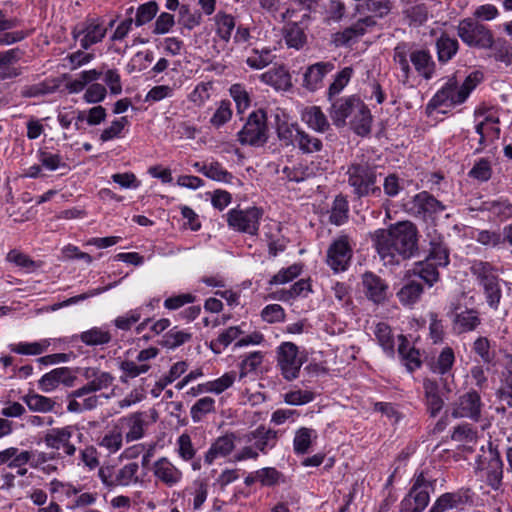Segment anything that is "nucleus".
I'll return each instance as SVG.
<instances>
[{"label": "nucleus", "mask_w": 512, "mask_h": 512, "mask_svg": "<svg viewBox=\"0 0 512 512\" xmlns=\"http://www.w3.org/2000/svg\"><path fill=\"white\" fill-rule=\"evenodd\" d=\"M472 502L470 489H458L453 492L441 494L428 512H446L453 509H462L465 505Z\"/></svg>", "instance_id": "nucleus-20"}, {"label": "nucleus", "mask_w": 512, "mask_h": 512, "mask_svg": "<svg viewBox=\"0 0 512 512\" xmlns=\"http://www.w3.org/2000/svg\"><path fill=\"white\" fill-rule=\"evenodd\" d=\"M457 35L468 47L487 50L492 44L493 32L486 25L472 18L461 20Z\"/></svg>", "instance_id": "nucleus-10"}, {"label": "nucleus", "mask_w": 512, "mask_h": 512, "mask_svg": "<svg viewBox=\"0 0 512 512\" xmlns=\"http://www.w3.org/2000/svg\"><path fill=\"white\" fill-rule=\"evenodd\" d=\"M353 73H354L353 68L348 66V67H344L340 72H338L335 75V78H334L333 82L330 84L328 91H327L328 101H332V98H336V96L342 92V90L349 83Z\"/></svg>", "instance_id": "nucleus-52"}, {"label": "nucleus", "mask_w": 512, "mask_h": 512, "mask_svg": "<svg viewBox=\"0 0 512 512\" xmlns=\"http://www.w3.org/2000/svg\"><path fill=\"white\" fill-rule=\"evenodd\" d=\"M246 445L233 454V462L257 460L260 454L266 455L276 447L278 432L264 425L244 435Z\"/></svg>", "instance_id": "nucleus-6"}, {"label": "nucleus", "mask_w": 512, "mask_h": 512, "mask_svg": "<svg viewBox=\"0 0 512 512\" xmlns=\"http://www.w3.org/2000/svg\"><path fill=\"white\" fill-rule=\"evenodd\" d=\"M362 285L366 298L374 304H383L388 299L389 286L377 274L365 272L362 275Z\"/></svg>", "instance_id": "nucleus-24"}, {"label": "nucleus", "mask_w": 512, "mask_h": 512, "mask_svg": "<svg viewBox=\"0 0 512 512\" xmlns=\"http://www.w3.org/2000/svg\"><path fill=\"white\" fill-rule=\"evenodd\" d=\"M119 369L122 372L120 376L121 383H127L129 379L136 378L148 372L150 365L146 363L137 364L132 360H123L119 363Z\"/></svg>", "instance_id": "nucleus-57"}, {"label": "nucleus", "mask_w": 512, "mask_h": 512, "mask_svg": "<svg viewBox=\"0 0 512 512\" xmlns=\"http://www.w3.org/2000/svg\"><path fill=\"white\" fill-rule=\"evenodd\" d=\"M23 52L19 48L0 51V80L13 79L21 75L22 70L13 65L22 58Z\"/></svg>", "instance_id": "nucleus-30"}, {"label": "nucleus", "mask_w": 512, "mask_h": 512, "mask_svg": "<svg viewBox=\"0 0 512 512\" xmlns=\"http://www.w3.org/2000/svg\"><path fill=\"white\" fill-rule=\"evenodd\" d=\"M392 9L391 0H367L364 4L357 6V11L360 14L368 13L367 16L376 18H383L390 13Z\"/></svg>", "instance_id": "nucleus-45"}, {"label": "nucleus", "mask_w": 512, "mask_h": 512, "mask_svg": "<svg viewBox=\"0 0 512 512\" xmlns=\"http://www.w3.org/2000/svg\"><path fill=\"white\" fill-rule=\"evenodd\" d=\"M31 412L35 413H49L53 412L56 406V401L52 398L38 394L34 391H29L21 397Z\"/></svg>", "instance_id": "nucleus-37"}, {"label": "nucleus", "mask_w": 512, "mask_h": 512, "mask_svg": "<svg viewBox=\"0 0 512 512\" xmlns=\"http://www.w3.org/2000/svg\"><path fill=\"white\" fill-rule=\"evenodd\" d=\"M470 272L482 288L500 282L497 269L489 262L473 261L470 266Z\"/></svg>", "instance_id": "nucleus-31"}, {"label": "nucleus", "mask_w": 512, "mask_h": 512, "mask_svg": "<svg viewBox=\"0 0 512 512\" xmlns=\"http://www.w3.org/2000/svg\"><path fill=\"white\" fill-rule=\"evenodd\" d=\"M329 115L336 127H344L350 118L352 130L359 136H366L371 131L372 115L367 105L356 95L332 98Z\"/></svg>", "instance_id": "nucleus-2"}, {"label": "nucleus", "mask_w": 512, "mask_h": 512, "mask_svg": "<svg viewBox=\"0 0 512 512\" xmlns=\"http://www.w3.org/2000/svg\"><path fill=\"white\" fill-rule=\"evenodd\" d=\"M353 248L347 235H340L327 250L326 263L336 273L345 271L352 258Z\"/></svg>", "instance_id": "nucleus-16"}, {"label": "nucleus", "mask_w": 512, "mask_h": 512, "mask_svg": "<svg viewBox=\"0 0 512 512\" xmlns=\"http://www.w3.org/2000/svg\"><path fill=\"white\" fill-rule=\"evenodd\" d=\"M404 15L411 26L419 27L428 20L430 12L425 3H416L408 6L404 10Z\"/></svg>", "instance_id": "nucleus-56"}, {"label": "nucleus", "mask_w": 512, "mask_h": 512, "mask_svg": "<svg viewBox=\"0 0 512 512\" xmlns=\"http://www.w3.org/2000/svg\"><path fill=\"white\" fill-rule=\"evenodd\" d=\"M393 62L401 71V81L407 84L412 74L410 63L417 74L425 80L432 79L436 74V63L429 50H411L408 43L401 42L393 50Z\"/></svg>", "instance_id": "nucleus-3"}, {"label": "nucleus", "mask_w": 512, "mask_h": 512, "mask_svg": "<svg viewBox=\"0 0 512 512\" xmlns=\"http://www.w3.org/2000/svg\"><path fill=\"white\" fill-rule=\"evenodd\" d=\"M399 347L398 353L401 357V361L409 372H413L421 367L420 353L414 347H410L406 337L399 335Z\"/></svg>", "instance_id": "nucleus-38"}, {"label": "nucleus", "mask_w": 512, "mask_h": 512, "mask_svg": "<svg viewBox=\"0 0 512 512\" xmlns=\"http://www.w3.org/2000/svg\"><path fill=\"white\" fill-rule=\"evenodd\" d=\"M284 39L288 47L299 50L306 42V35L297 23H289L284 30Z\"/></svg>", "instance_id": "nucleus-59"}, {"label": "nucleus", "mask_w": 512, "mask_h": 512, "mask_svg": "<svg viewBox=\"0 0 512 512\" xmlns=\"http://www.w3.org/2000/svg\"><path fill=\"white\" fill-rule=\"evenodd\" d=\"M335 65L331 61H321L308 66L303 73L302 86L315 92L323 86L324 77L333 71Z\"/></svg>", "instance_id": "nucleus-26"}, {"label": "nucleus", "mask_w": 512, "mask_h": 512, "mask_svg": "<svg viewBox=\"0 0 512 512\" xmlns=\"http://www.w3.org/2000/svg\"><path fill=\"white\" fill-rule=\"evenodd\" d=\"M77 434L81 441L83 434L75 425L52 428L44 435L43 442L49 449L54 450L55 455L60 457H73L77 452L76 445L72 442V437Z\"/></svg>", "instance_id": "nucleus-9"}, {"label": "nucleus", "mask_w": 512, "mask_h": 512, "mask_svg": "<svg viewBox=\"0 0 512 512\" xmlns=\"http://www.w3.org/2000/svg\"><path fill=\"white\" fill-rule=\"evenodd\" d=\"M139 465L137 462H129L120 468L113 464L105 463L98 469L97 476L102 485L109 491L117 487H129L139 482Z\"/></svg>", "instance_id": "nucleus-8"}, {"label": "nucleus", "mask_w": 512, "mask_h": 512, "mask_svg": "<svg viewBox=\"0 0 512 512\" xmlns=\"http://www.w3.org/2000/svg\"><path fill=\"white\" fill-rule=\"evenodd\" d=\"M487 209L501 221L512 217V203L507 199H497L486 203Z\"/></svg>", "instance_id": "nucleus-64"}, {"label": "nucleus", "mask_w": 512, "mask_h": 512, "mask_svg": "<svg viewBox=\"0 0 512 512\" xmlns=\"http://www.w3.org/2000/svg\"><path fill=\"white\" fill-rule=\"evenodd\" d=\"M487 50L491 51V56L495 61L501 62L506 66L512 65V44L505 38H492V44Z\"/></svg>", "instance_id": "nucleus-43"}, {"label": "nucleus", "mask_w": 512, "mask_h": 512, "mask_svg": "<svg viewBox=\"0 0 512 512\" xmlns=\"http://www.w3.org/2000/svg\"><path fill=\"white\" fill-rule=\"evenodd\" d=\"M423 291V286L419 282L406 278V282L396 296L403 306L412 307L421 299Z\"/></svg>", "instance_id": "nucleus-35"}, {"label": "nucleus", "mask_w": 512, "mask_h": 512, "mask_svg": "<svg viewBox=\"0 0 512 512\" xmlns=\"http://www.w3.org/2000/svg\"><path fill=\"white\" fill-rule=\"evenodd\" d=\"M472 351L484 364H491L495 359V351L491 341L485 336H479L474 340Z\"/></svg>", "instance_id": "nucleus-53"}, {"label": "nucleus", "mask_w": 512, "mask_h": 512, "mask_svg": "<svg viewBox=\"0 0 512 512\" xmlns=\"http://www.w3.org/2000/svg\"><path fill=\"white\" fill-rule=\"evenodd\" d=\"M437 479L429 469L417 471L408 494L400 502V512H422L434 493Z\"/></svg>", "instance_id": "nucleus-7"}, {"label": "nucleus", "mask_w": 512, "mask_h": 512, "mask_svg": "<svg viewBox=\"0 0 512 512\" xmlns=\"http://www.w3.org/2000/svg\"><path fill=\"white\" fill-rule=\"evenodd\" d=\"M453 331L463 334L475 331L482 323L479 312L473 308H457L451 315Z\"/></svg>", "instance_id": "nucleus-25"}, {"label": "nucleus", "mask_w": 512, "mask_h": 512, "mask_svg": "<svg viewBox=\"0 0 512 512\" xmlns=\"http://www.w3.org/2000/svg\"><path fill=\"white\" fill-rule=\"evenodd\" d=\"M241 334H243V331L239 326H230L220 332L218 337L210 342L209 347L213 353L220 354Z\"/></svg>", "instance_id": "nucleus-47"}, {"label": "nucleus", "mask_w": 512, "mask_h": 512, "mask_svg": "<svg viewBox=\"0 0 512 512\" xmlns=\"http://www.w3.org/2000/svg\"><path fill=\"white\" fill-rule=\"evenodd\" d=\"M483 73L480 71L471 72L462 84L457 82L455 76L448 78L446 83L439 89L429 101L428 106L454 107L464 103L471 92L482 82Z\"/></svg>", "instance_id": "nucleus-4"}, {"label": "nucleus", "mask_w": 512, "mask_h": 512, "mask_svg": "<svg viewBox=\"0 0 512 512\" xmlns=\"http://www.w3.org/2000/svg\"><path fill=\"white\" fill-rule=\"evenodd\" d=\"M301 120L312 130L325 133L330 128V123L318 106H309L302 110Z\"/></svg>", "instance_id": "nucleus-33"}, {"label": "nucleus", "mask_w": 512, "mask_h": 512, "mask_svg": "<svg viewBox=\"0 0 512 512\" xmlns=\"http://www.w3.org/2000/svg\"><path fill=\"white\" fill-rule=\"evenodd\" d=\"M268 140L266 113L259 109L249 114L243 128L238 132V141L242 145L263 146Z\"/></svg>", "instance_id": "nucleus-11"}, {"label": "nucleus", "mask_w": 512, "mask_h": 512, "mask_svg": "<svg viewBox=\"0 0 512 512\" xmlns=\"http://www.w3.org/2000/svg\"><path fill=\"white\" fill-rule=\"evenodd\" d=\"M192 339V334L187 330H181L177 326L171 328L164 336L162 345L168 349H175Z\"/></svg>", "instance_id": "nucleus-55"}, {"label": "nucleus", "mask_w": 512, "mask_h": 512, "mask_svg": "<svg viewBox=\"0 0 512 512\" xmlns=\"http://www.w3.org/2000/svg\"><path fill=\"white\" fill-rule=\"evenodd\" d=\"M236 440L237 436L232 432L217 437L205 452L204 463L212 465L216 459L231 455L236 448Z\"/></svg>", "instance_id": "nucleus-27"}, {"label": "nucleus", "mask_w": 512, "mask_h": 512, "mask_svg": "<svg viewBox=\"0 0 512 512\" xmlns=\"http://www.w3.org/2000/svg\"><path fill=\"white\" fill-rule=\"evenodd\" d=\"M499 120L493 116H485L483 120L479 121L475 127L476 133L480 136V148L476 152L483 150L487 143L499 138L500 128L498 127Z\"/></svg>", "instance_id": "nucleus-32"}, {"label": "nucleus", "mask_w": 512, "mask_h": 512, "mask_svg": "<svg viewBox=\"0 0 512 512\" xmlns=\"http://www.w3.org/2000/svg\"><path fill=\"white\" fill-rule=\"evenodd\" d=\"M318 437L317 432L312 428L301 427L295 432L293 439V450L298 455L306 454L314 440Z\"/></svg>", "instance_id": "nucleus-48"}, {"label": "nucleus", "mask_w": 512, "mask_h": 512, "mask_svg": "<svg viewBox=\"0 0 512 512\" xmlns=\"http://www.w3.org/2000/svg\"><path fill=\"white\" fill-rule=\"evenodd\" d=\"M440 267V265L424 259L422 261L415 262L413 267L406 271L405 278L419 277L429 287H432L440 279L438 271Z\"/></svg>", "instance_id": "nucleus-29"}, {"label": "nucleus", "mask_w": 512, "mask_h": 512, "mask_svg": "<svg viewBox=\"0 0 512 512\" xmlns=\"http://www.w3.org/2000/svg\"><path fill=\"white\" fill-rule=\"evenodd\" d=\"M455 362V354L451 347H445L437 357V359L430 364V369L433 373L445 375L452 369Z\"/></svg>", "instance_id": "nucleus-51"}, {"label": "nucleus", "mask_w": 512, "mask_h": 512, "mask_svg": "<svg viewBox=\"0 0 512 512\" xmlns=\"http://www.w3.org/2000/svg\"><path fill=\"white\" fill-rule=\"evenodd\" d=\"M478 467L486 471V482L494 490L502 485L503 462L496 448L489 443L488 450L479 456Z\"/></svg>", "instance_id": "nucleus-17"}, {"label": "nucleus", "mask_w": 512, "mask_h": 512, "mask_svg": "<svg viewBox=\"0 0 512 512\" xmlns=\"http://www.w3.org/2000/svg\"><path fill=\"white\" fill-rule=\"evenodd\" d=\"M349 204L346 196L339 194L335 197L331 210L330 222L334 225H342L348 220Z\"/></svg>", "instance_id": "nucleus-50"}, {"label": "nucleus", "mask_w": 512, "mask_h": 512, "mask_svg": "<svg viewBox=\"0 0 512 512\" xmlns=\"http://www.w3.org/2000/svg\"><path fill=\"white\" fill-rule=\"evenodd\" d=\"M51 345V339H41L37 342H19L9 344L8 348L11 352L20 355H41L46 352Z\"/></svg>", "instance_id": "nucleus-46"}, {"label": "nucleus", "mask_w": 512, "mask_h": 512, "mask_svg": "<svg viewBox=\"0 0 512 512\" xmlns=\"http://www.w3.org/2000/svg\"><path fill=\"white\" fill-rule=\"evenodd\" d=\"M235 379V372H228L215 380L203 383L202 388L207 393L221 394L233 385Z\"/></svg>", "instance_id": "nucleus-61"}, {"label": "nucleus", "mask_w": 512, "mask_h": 512, "mask_svg": "<svg viewBox=\"0 0 512 512\" xmlns=\"http://www.w3.org/2000/svg\"><path fill=\"white\" fill-rule=\"evenodd\" d=\"M176 454L178 457L184 462L192 461L197 454V449L195 448L191 436L184 432L176 440Z\"/></svg>", "instance_id": "nucleus-54"}, {"label": "nucleus", "mask_w": 512, "mask_h": 512, "mask_svg": "<svg viewBox=\"0 0 512 512\" xmlns=\"http://www.w3.org/2000/svg\"><path fill=\"white\" fill-rule=\"evenodd\" d=\"M295 145L304 154L316 153L323 148L320 138L311 135L299 127L295 128Z\"/></svg>", "instance_id": "nucleus-40"}, {"label": "nucleus", "mask_w": 512, "mask_h": 512, "mask_svg": "<svg viewBox=\"0 0 512 512\" xmlns=\"http://www.w3.org/2000/svg\"><path fill=\"white\" fill-rule=\"evenodd\" d=\"M57 85L53 81H42L22 88L21 96L24 98H34L53 93Z\"/></svg>", "instance_id": "nucleus-62"}, {"label": "nucleus", "mask_w": 512, "mask_h": 512, "mask_svg": "<svg viewBox=\"0 0 512 512\" xmlns=\"http://www.w3.org/2000/svg\"><path fill=\"white\" fill-rule=\"evenodd\" d=\"M483 409L484 403L480 393L475 389H470L451 404V416L455 419L467 418L473 422H479Z\"/></svg>", "instance_id": "nucleus-13"}, {"label": "nucleus", "mask_w": 512, "mask_h": 512, "mask_svg": "<svg viewBox=\"0 0 512 512\" xmlns=\"http://www.w3.org/2000/svg\"><path fill=\"white\" fill-rule=\"evenodd\" d=\"M77 377L70 367H59L45 373L38 380V388L44 393L55 391L60 385L72 387Z\"/></svg>", "instance_id": "nucleus-19"}, {"label": "nucleus", "mask_w": 512, "mask_h": 512, "mask_svg": "<svg viewBox=\"0 0 512 512\" xmlns=\"http://www.w3.org/2000/svg\"><path fill=\"white\" fill-rule=\"evenodd\" d=\"M261 80L275 89H287L291 86L290 76L283 68H274L261 75Z\"/></svg>", "instance_id": "nucleus-49"}, {"label": "nucleus", "mask_w": 512, "mask_h": 512, "mask_svg": "<svg viewBox=\"0 0 512 512\" xmlns=\"http://www.w3.org/2000/svg\"><path fill=\"white\" fill-rule=\"evenodd\" d=\"M437 58L440 63L449 62L458 52L459 43L456 38L450 37L446 33H442L437 38L436 43Z\"/></svg>", "instance_id": "nucleus-39"}, {"label": "nucleus", "mask_w": 512, "mask_h": 512, "mask_svg": "<svg viewBox=\"0 0 512 512\" xmlns=\"http://www.w3.org/2000/svg\"><path fill=\"white\" fill-rule=\"evenodd\" d=\"M274 57L272 51L268 48L261 50L253 49L251 54L247 57L246 63L250 68L260 70L272 63Z\"/></svg>", "instance_id": "nucleus-60"}, {"label": "nucleus", "mask_w": 512, "mask_h": 512, "mask_svg": "<svg viewBox=\"0 0 512 512\" xmlns=\"http://www.w3.org/2000/svg\"><path fill=\"white\" fill-rule=\"evenodd\" d=\"M499 403L512 408V358L506 363L500 376V385L495 392Z\"/></svg>", "instance_id": "nucleus-34"}, {"label": "nucleus", "mask_w": 512, "mask_h": 512, "mask_svg": "<svg viewBox=\"0 0 512 512\" xmlns=\"http://www.w3.org/2000/svg\"><path fill=\"white\" fill-rule=\"evenodd\" d=\"M277 367L282 377L292 381L299 377L305 358L300 355L299 348L293 342H283L276 349Z\"/></svg>", "instance_id": "nucleus-12"}, {"label": "nucleus", "mask_w": 512, "mask_h": 512, "mask_svg": "<svg viewBox=\"0 0 512 512\" xmlns=\"http://www.w3.org/2000/svg\"><path fill=\"white\" fill-rule=\"evenodd\" d=\"M445 205L427 191L414 195L408 203V211L424 220L432 219L445 210Z\"/></svg>", "instance_id": "nucleus-18"}, {"label": "nucleus", "mask_w": 512, "mask_h": 512, "mask_svg": "<svg viewBox=\"0 0 512 512\" xmlns=\"http://www.w3.org/2000/svg\"><path fill=\"white\" fill-rule=\"evenodd\" d=\"M85 377L87 379H92L82 387L72 391L70 393L71 397L82 398L88 394L107 389L114 381V377L109 372L99 371L93 368H88L86 370Z\"/></svg>", "instance_id": "nucleus-22"}, {"label": "nucleus", "mask_w": 512, "mask_h": 512, "mask_svg": "<svg viewBox=\"0 0 512 512\" xmlns=\"http://www.w3.org/2000/svg\"><path fill=\"white\" fill-rule=\"evenodd\" d=\"M347 183L357 198L368 196L379 197L381 188L378 186L377 166L361 159L351 162L346 171Z\"/></svg>", "instance_id": "nucleus-5"}, {"label": "nucleus", "mask_w": 512, "mask_h": 512, "mask_svg": "<svg viewBox=\"0 0 512 512\" xmlns=\"http://www.w3.org/2000/svg\"><path fill=\"white\" fill-rule=\"evenodd\" d=\"M215 411V400L212 397L205 396L198 399L190 409V415L194 423H198L203 418Z\"/></svg>", "instance_id": "nucleus-58"}, {"label": "nucleus", "mask_w": 512, "mask_h": 512, "mask_svg": "<svg viewBox=\"0 0 512 512\" xmlns=\"http://www.w3.org/2000/svg\"><path fill=\"white\" fill-rule=\"evenodd\" d=\"M375 248L386 265L409 259L418 250V230L410 221H400L372 235Z\"/></svg>", "instance_id": "nucleus-1"}, {"label": "nucleus", "mask_w": 512, "mask_h": 512, "mask_svg": "<svg viewBox=\"0 0 512 512\" xmlns=\"http://www.w3.org/2000/svg\"><path fill=\"white\" fill-rule=\"evenodd\" d=\"M378 344L389 357L395 355V340L391 327L385 322H379L374 329Z\"/></svg>", "instance_id": "nucleus-42"}, {"label": "nucleus", "mask_w": 512, "mask_h": 512, "mask_svg": "<svg viewBox=\"0 0 512 512\" xmlns=\"http://www.w3.org/2000/svg\"><path fill=\"white\" fill-rule=\"evenodd\" d=\"M429 242L428 254L425 259L436 263L442 267H446L449 260V250L444 243L443 237L433 229L432 232L427 233Z\"/></svg>", "instance_id": "nucleus-28"}, {"label": "nucleus", "mask_w": 512, "mask_h": 512, "mask_svg": "<svg viewBox=\"0 0 512 512\" xmlns=\"http://www.w3.org/2000/svg\"><path fill=\"white\" fill-rule=\"evenodd\" d=\"M147 414L143 411H137L117 420V425L121 426V431L125 430L126 442H133L142 439L145 436L147 428Z\"/></svg>", "instance_id": "nucleus-21"}, {"label": "nucleus", "mask_w": 512, "mask_h": 512, "mask_svg": "<svg viewBox=\"0 0 512 512\" xmlns=\"http://www.w3.org/2000/svg\"><path fill=\"white\" fill-rule=\"evenodd\" d=\"M152 472L158 482L169 488L177 486L183 479V472L167 457L157 459Z\"/></svg>", "instance_id": "nucleus-23"}, {"label": "nucleus", "mask_w": 512, "mask_h": 512, "mask_svg": "<svg viewBox=\"0 0 512 512\" xmlns=\"http://www.w3.org/2000/svg\"><path fill=\"white\" fill-rule=\"evenodd\" d=\"M78 338L87 346H101L108 344L112 339V335L107 328L95 326L81 332Z\"/></svg>", "instance_id": "nucleus-44"}, {"label": "nucleus", "mask_w": 512, "mask_h": 512, "mask_svg": "<svg viewBox=\"0 0 512 512\" xmlns=\"http://www.w3.org/2000/svg\"><path fill=\"white\" fill-rule=\"evenodd\" d=\"M98 445L105 449L109 454L117 453L123 446V433L121 426L115 423L104 435L99 439Z\"/></svg>", "instance_id": "nucleus-41"}, {"label": "nucleus", "mask_w": 512, "mask_h": 512, "mask_svg": "<svg viewBox=\"0 0 512 512\" xmlns=\"http://www.w3.org/2000/svg\"><path fill=\"white\" fill-rule=\"evenodd\" d=\"M262 216L263 210L255 206L244 210L231 209L227 213V223L230 228L237 232L255 236L258 234Z\"/></svg>", "instance_id": "nucleus-14"}, {"label": "nucleus", "mask_w": 512, "mask_h": 512, "mask_svg": "<svg viewBox=\"0 0 512 512\" xmlns=\"http://www.w3.org/2000/svg\"><path fill=\"white\" fill-rule=\"evenodd\" d=\"M72 33L74 39H79L81 48L88 50L91 46L100 43L105 38L107 27L104 25L103 19L91 17L86 18Z\"/></svg>", "instance_id": "nucleus-15"}, {"label": "nucleus", "mask_w": 512, "mask_h": 512, "mask_svg": "<svg viewBox=\"0 0 512 512\" xmlns=\"http://www.w3.org/2000/svg\"><path fill=\"white\" fill-rule=\"evenodd\" d=\"M376 23L377 22L373 17L365 15L364 17L359 18L350 27L343 30L339 35L338 41L342 44H346L355 38L361 37L369 29L373 28Z\"/></svg>", "instance_id": "nucleus-36"}, {"label": "nucleus", "mask_w": 512, "mask_h": 512, "mask_svg": "<svg viewBox=\"0 0 512 512\" xmlns=\"http://www.w3.org/2000/svg\"><path fill=\"white\" fill-rule=\"evenodd\" d=\"M311 292L309 280L301 279L295 282L290 289L279 292L278 299L288 301L297 297H306Z\"/></svg>", "instance_id": "nucleus-63"}]
</instances>
